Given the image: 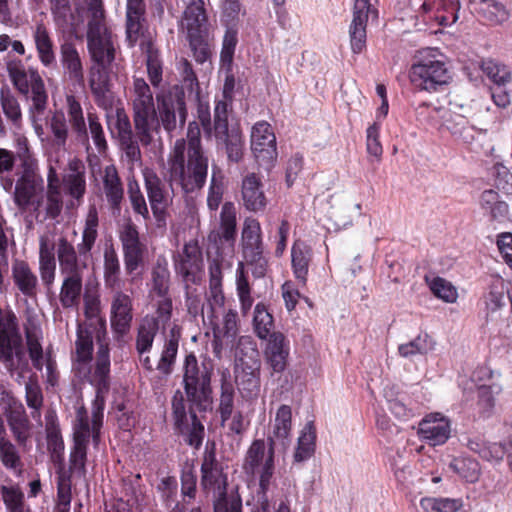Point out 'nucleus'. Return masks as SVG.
I'll return each mask as SVG.
<instances>
[{
	"label": "nucleus",
	"instance_id": "774afa93",
	"mask_svg": "<svg viewBox=\"0 0 512 512\" xmlns=\"http://www.w3.org/2000/svg\"><path fill=\"white\" fill-rule=\"evenodd\" d=\"M454 471L468 482H474L479 476L478 463L469 458L456 459L452 465Z\"/></svg>",
	"mask_w": 512,
	"mask_h": 512
},
{
	"label": "nucleus",
	"instance_id": "4d7b16f0",
	"mask_svg": "<svg viewBox=\"0 0 512 512\" xmlns=\"http://www.w3.org/2000/svg\"><path fill=\"white\" fill-rule=\"evenodd\" d=\"M0 103L5 117L14 126L19 127L22 120L20 104L17 98L9 91V89H1Z\"/></svg>",
	"mask_w": 512,
	"mask_h": 512
},
{
	"label": "nucleus",
	"instance_id": "2f4dec72",
	"mask_svg": "<svg viewBox=\"0 0 512 512\" xmlns=\"http://www.w3.org/2000/svg\"><path fill=\"white\" fill-rule=\"evenodd\" d=\"M126 35L130 45L138 40L142 31L145 5L143 0H127L126 7Z\"/></svg>",
	"mask_w": 512,
	"mask_h": 512
},
{
	"label": "nucleus",
	"instance_id": "a211bd4d",
	"mask_svg": "<svg viewBox=\"0 0 512 512\" xmlns=\"http://www.w3.org/2000/svg\"><path fill=\"white\" fill-rule=\"evenodd\" d=\"M60 62L64 77L73 85L84 87V68L81 56L72 42H64L60 46Z\"/></svg>",
	"mask_w": 512,
	"mask_h": 512
},
{
	"label": "nucleus",
	"instance_id": "de8ad7c7",
	"mask_svg": "<svg viewBox=\"0 0 512 512\" xmlns=\"http://www.w3.org/2000/svg\"><path fill=\"white\" fill-rule=\"evenodd\" d=\"M120 263L112 245L104 250V280L105 285L112 290L120 288Z\"/></svg>",
	"mask_w": 512,
	"mask_h": 512
},
{
	"label": "nucleus",
	"instance_id": "bb28decb",
	"mask_svg": "<svg viewBox=\"0 0 512 512\" xmlns=\"http://www.w3.org/2000/svg\"><path fill=\"white\" fill-rule=\"evenodd\" d=\"M265 348V357L275 373H281L286 368L289 349L285 344V337L281 332H273L268 338Z\"/></svg>",
	"mask_w": 512,
	"mask_h": 512
},
{
	"label": "nucleus",
	"instance_id": "4be33fe9",
	"mask_svg": "<svg viewBox=\"0 0 512 512\" xmlns=\"http://www.w3.org/2000/svg\"><path fill=\"white\" fill-rule=\"evenodd\" d=\"M439 413L427 415L420 423L418 434L430 445H442L448 440V421Z\"/></svg>",
	"mask_w": 512,
	"mask_h": 512
},
{
	"label": "nucleus",
	"instance_id": "f3484780",
	"mask_svg": "<svg viewBox=\"0 0 512 512\" xmlns=\"http://www.w3.org/2000/svg\"><path fill=\"white\" fill-rule=\"evenodd\" d=\"M110 64L94 62L89 69L88 82L97 105L112 111L113 95L109 89V76L106 71Z\"/></svg>",
	"mask_w": 512,
	"mask_h": 512
},
{
	"label": "nucleus",
	"instance_id": "052dcab7",
	"mask_svg": "<svg viewBox=\"0 0 512 512\" xmlns=\"http://www.w3.org/2000/svg\"><path fill=\"white\" fill-rule=\"evenodd\" d=\"M29 90L32 94L33 108L42 113L46 109L48 95L42 77L38 71H31V81L29 82Z\"/></svg>",
	"mask_w": 512,
	"mask_h": 512
},
{
	"label": "nucleus",
	"instance_id": "f8f14e48",
	"mask_svg": "<svg viewBox=\"0 0 512 512\" xmlns=\"http://www.w3.org/2000/svg\"><path fill=\"white\" fill-rule=\"evenodd\" d=\"M251 150L260 165L269 168L277 157L276 137L267 122L256 123L251 131Z\"/></svg>",
	"mask_w": 512,
	"mask_h": 512
},
{
	"label": "nucleus",
	"instance_id": "ddd939ff",
	"mask_svg": "<svg viewBox=\"0 0 512 512\" xmlns=\"http://www.w3.org/2000/svg\"><path fill=\"white\" fill-rule=\"evenodd\" d=\"M132 299L119 289L115 292L111 299V328L118 342L123 341L124 336L128 334L131 328Z\"/></svg>",
	"mask_w": 512,
	"mask_h": 512
},
{
	"label": "nucleus",
	"instance_id": "5fc2aeb1",
	"mask_svg": "<svg viewBox=\"0 0 512 512\" xmlns=\"http://www.w3.org/2000/svg\"><path fill=\"white\" fill-rule=\"evenodd\" d=\"M483 73L496 85L503 86L512 79L511 72L506 65L493 59L483 60L480 64Z\"/></svg>",
	"mask_w": 512,
	"mask_h": 512
},
{
	"label": "nucleus",
	"instance_id": "6e6552de",
	"mask_svg": "<svg viewBox=\"0 0 512 512\" xmlns=\"http://www.w3.org/2000/svg\"><path fill=\"white\" fill-rule=\"evenodd\" d=\"M17 157L20 161L18 178L15 183L13 199L15 205L25 211L33 203L42 178L38 174V162L30 151L26 139L18 140Z\"/></svg>",
	"mask_w": 512,
	"mask_h": 512
},
{
	"label": "nucleus",
	"instance_id": "423d86ee",
	"mask_svg": "<svg viewBox=\"0 0 512 512\" xmlns=\"http://www.w3.org/2000/svg\"><path fill=\"white\" fill-rule=\"evenodd\" d=\"M409 77L414 87L425 91H438L448 84L446 57L437 49L427 48L415 56Z\"/></svg>",
	"mask_w": 512,
	"mask_h": 512
},
{
	"label": "nucleus",
	"instance_id": "c03bdc74",
	"mask_svg": "<svg viewBox=\"0 0 512 512\" xmlns=\"http://www.w3.org/2000/svg\"><path fill=\"white\" fill-rule=\"evenodd\" d=\"M7 72L19 92L27 94L29 92V82L31 81V71H37L33 67L26 69L20 59H10L6 62Z\"/></svg>",
	"mask_w": 512,
	"mask_h": 512
},
{
	"label": "nucleus",
	"instance_id": "4468645a",
	"mask_svg": "<svg viewBox=\"0 0 512 512\" xmlns=\"http://www.w3.org/2000/svg\"><path fill=\"white\" fill-rule=\"evenodd\" d=\"M119 238L123 247L126 271L133 273L143 263L146 247L141 243L138 230L131 221L122 226Z\"/></svg>",
	"mask_w": 512,
	"mask_h": 512
},
{
	"label": "nucleus",
	"instance_id": "680f3d73",
	"mask_svg": "<svg viewBox=\"0 0 512 512\" xmlns=\"http://www.w3.org/2000/svg\"><path fill=\"white\" fill-rule=\"evenodd\" d=\"M0 460L7 469L21 470L22 462L17 448L5 437H0Z\"/></svg>",
	"mask_w": 512,
	"mask_h": 512
},
{
	"label": "nucleus",
	"instance_id": "1a4fd4ad",
	"mask_svg": "<svg viewBox=\"0 0 512 512\" xmlns=\"http://www.w3.org/2000/svg\"><path fill=\"white\" fill-rule=\"evenodd\" d=\"M200 486L207 495H212L214 512H228L229 501L235 498L227 495V476L216 460L213 449L206 448L204 453Z\"/></svg>",
	"mask_w": 512,
	"mask_h": 512
},
{
	"label": "nucleus",
	"instance_id": "72a5a7b5",
	"mask_svg": "<svg viewBox=\"0 0 512 512\" xmlns=\"http://www.w3.org/2000/svg\"><path fill=\"white\" fill-rule=\"evenodd\" d=\"M311 259V248L303 241H295L291 250L292 268L295 277L303 284H305L307 280L308 268Z\"/></svg>",
	"mask_w": 512,
	"mask_h": 512
},
{
	"label": "nucleus",
	"instance_id": "603ef678",
	"mask_svg": "<svg viewBox=\"0 0 512 512\" xmlns=\"http://www.w3.org/2000/svg\"><path fill=\"white\" fill-rule=\"evenodd\" d=\"M254 332L260 339H267L274 332V321L263 303H258L254 309L253 316Z\"/></svg>",
	"mask_w": 512,
	"mask_h": 512
},
{
	"label": "nucleus",
	"instance_id": "49530a36",
	"mask_svg": "<svg viewBox=\"0 0 512 512\" xmlns=\"http://www.w3.org/2000/svg\"><path fill=\"white\" fill-rule=\"evenodd\" d=\"M477 391V412L484 419L490 418L494 414L496 395L501 392V388L495 385H479Z\"/></svg>",
	"mask_w": 512,
	"mask_h": 512
},
{
	"label": "nucleus",
	"instance_id": "412c9836",
	"mask_svg": "<svg viewBox=\"0 0 512 512\" xmlns=\"http://www.w3.org/2000/svg\"><path fill=\"white\" fill-rule=\"evenodd\" d=\"M56 255L60 274L84 273L87 265L78 255L74 245L66 237H60L56 243Z\"/></svg>",
	"mask_w": 512,
	"mask_h": 512
},
{
	"label": "nucleus",
	"instance_id": "aec40b11",
	"mask_svg": "<svg viewBox=\"0 0 512 512\" xmlns=\"http://www.w3.org/2000/svg\"><path fill=\"white\" fill-rule=\"evenodd\" d=\"M11 276L15 287L22 295L35 298L39 290V279L30 265L21 259H14L11 266Z\"/></svg>",
	"mask_w": 512,
	"mask_h": 512
},
{
	"label": "nucleus",
	"instance_id": "13d9d810",
	"mask_svg": "<svg viewBox=\"0 0 512 512\" xmlns=\"http://www.w3.org/2000/svg\"><path fill=\"white\" fill-rule=\"evenodd\" d=\"M158 330V324L154 319L146 320L140 325L136 338V350L138 354L150 351Z\"/></svg>",
	"mask_w": 512,
	"mask_h": 512
},
{
	"label": "nucleus",
	"instance_id": "20e7f679",
	"mask_svg": "<svg viewBox=\"0 0 512 512\" xmlns=\"http://www.w3.org/2000/svg\"><path fill=\"white\" fill-rule=\"evenodd\" d=\"M131 104L136 137L143 145H149L153 132L159 130V119L152 91L143 78L133 80Z\"/></svg>",
	"mask_w": 512,
	"mask_h": 512
},
{
	"label": "nucleus",
	"instance_id": "6e6d98bb",
	"mask_svg": "<svg viewBox=\"0 0 512 512\" xmlns=\"http://www.w3.org/2000/svg\"><path fill=\"white\" fill-rule=\"evenodd\" d=\"M49 128L52 133V144L57 150H66L68 126L62 112H55L50 119Z\"/></svg>",
	"mask_w": 512,
	"mask_h": 512
},
{
	"label": "nucleus",
	"instance_id": "7c9ffc66",
	"mask_svg": "<svg viewBox=\"0 0 512 512\" xmlns=\"http://www.w3.org/2000/svg\"><path fill=\"white\" fill-rule=\"evenodd\" d=\"M38 59L45 67H51L56 63L54 44L44 24H37L32 34Z\"/></svg>",
	"mask_w": 512,
	"mask_h": 512
},
{
	"label": "nucleus",
	"instance_id": "4c0bfd02",
	"mask_svg": "<svg viewBox=\"0 0 512 512\" xmlns=\"http://www.w3.org/2000/svg\"><path fill=\"white\" fill-rule=\"evenodd\" d=\"M51 13L56 25L63 29H75L80 20L75 16L70 0H50Z\"/></svg>",
	"mask_w": 512,
	"mask_h": 512
},
{
	"label": "nucleus",
	"instance_id": "09e8293b",
	"mask_svg": "<svg viewBox=\"0 0 512 512\" xmlns=\"http://www.w3.org/2000/svg\"><path fill=\"white\" fill-rule=\"evenodd\" d=\"M236 210L234 204L226 202L223 204L220 212V228L219 235L225 241L234 244L236 239Z\"/></svg>",
	"mask_w": 512,
	"mask_h": 512
},
{
	"label": "nucleus",
	"instance_id": "f704fd0d",
	"mask_svg": "<svg viewBox=\"0 0 512 512\" xmlns=\"http://www.w3.org/2000/svg\"><path fill=\"white\" fill-rule=\"evenodd\" d=\"M481 17L492 25H502L508 21L510 12L500 0H473Z\"/></svg>",
	"mask_w": 512,
	"mask_h": 512
},
{
	"label": "nucleus",
	"instance_id": "cd10ccee",
	"mask_svg": "<svg viewBox=\"0 0 512 512\" xmlns=\"http://www.w3.org/2000/svg\"><path fill=\"white\" fill-rule=\"evenodd\" d=\"M261 362H252L250 366L237 367L236 381L243 397L252 399L260 392Z\"/></svg>",
	"mask_w": 512,
	"mask_h": 512
},
{
	"label": "nucleus",
	"instance_id": "a19ab883",
	"mask_svg": "<svg viewBox=\"0 0 512 512\" xmlns=\"http://www.w3.org/2000/svg\"><path fill=\"white\" fill-rule=\"evenodd\" d=\"M219 144L223 145L228 161L238 163L243 157V137L238 128H231L223 135L215 136Z\"/></svg>",
	"mask_w": 512,
	"mask_h": 512
},
{
	"label": "nucleus",
	"instance_id": "8fccbe9b",
	"mask_svg": "<svg viewBox=\"0 0 512 512\" xmlns=\"http://www.w3.org/2000/svg\"><path fill=\"white\" fill-rule=\"evenodd\" d=\"M268 449L264 440L257 439L252 442L247 450L243 468L251 475H254L266 460Z\"/></svg>",
	"mask_w": 512,
	"mask_h": 512
},
{
	"label": "nucleus",
	"instance_id": "39448f33",
	"mask_svg": "<svg viewBox=\"0 0 512 512\" xmlns=\"http://www.w3.org/2000/svg\"><path fill=\"white\" fill-rule=\"evenodd\" d=\"M88 9L87 49L91 60L98 63H112L115 49L112 34L106 26L101 0H85Z\"/></svg>",
	"mask_w": 512,
	"mask_h": 512
},
{
	"label": "nucleus",
	"instance_id": "2eb2a0df",
	"mask_svg": "<svg viewBox=\"0 0 512 512\" xmlns=\"http://www.w3.org/2000/svg\"><path fill=\"white\" fill-rule=\"evenodd\" d=\"M377 15L370 0H355L353 18L349 26L350 45L353 53H361L366 46V26L369 14Z\"/></svg>",
	"mask_w": 512,
	"mask_h": 512
},
{
	"label": "nucleus",
	"instance_id": "f257e3e1",
	"mask_svg": "<svg viewBox=\"0 0 512 512\" xmlns=\"http://www.w3.org/2000/svg\"><path fill=\"white\" fill-rule=\"evenodd\" d=\"M183 388L189 403L186 411V402L181 391H176L172 398V415L176 431L183 437L184 442L198 449L203 442L205 429L198 419L195 409L206 412L212 408L211 378L214 372V363L207 356L201 361L190 353L183 362Z\"/></svg>",
	"mask_w": 512,
	"mask_h": 512
},
{
	"label": "nucleus",
	"instance_id": "58836bf2",
	"mask_svg": "<svg viewBox=\"0 0 512 512\" xmlns=\"http://www.w3.org/2000/svg\"><path fill=\"white\" fill-rule=\"evenodd\" d=\"M98 223L97 209L95 206H90L82 233V242L78 245V253L80 256L85 257L91 252L98 236Z\"/></svg>",
	"mask_w": 512,
	"mask_h": 512
},
{
	"label": "nucleus",
	"instance_id": "c9c22d12",
	"mask_svg": "<svg viewBox=\"0 0 512 512\" xmlns=\"http://www.w3.org/2000/svg\"><path fill=\"white\" fill-rule=\"evenodd\" d=\"M315 442V426L313 422H308L305 424L298 438L297 447L293 455L294 463H302L311 458L315 452Z\"/></svg>",
	"mask_w": 512,
	"mask_h": 512
},
{
	"label": "nucleus",
	"instance_id": "37998d69",
	"mask_svg": "<svg viewBox=\"0 0 512 512\" xmlns=\"http://www.w3.org/2000/svg\"><path fill=\"white\" fill-rule=\"evenodd\" d=\"M481 208L491 219L501 221L505 219L509 212L507 203L499 200L498 193L492 189L485 190L479 200Z\"/></svg>",
	"mask_w": 512,
	"mask_h": 512
},
{
	"label": "nucleus",
	"instance_id": "c756f323",
	"mask_svg": "<svg viewBox=\"0 0 512 512\" xmlns=\"http://www.w3.org/2000/svg\"><path fill=\"white\" fill-rule=\"evenodd\" d=\"M145 187L153 213H161L168 204V197L164 191L161 179L151 169L143 171Z\"/></svg>",
	"mask_w": 512,
	"mask_h": 512
},
{
	"label": "nucleus",
	"instance_id": "a18cd8bd",
	"mask_svg": "<svg viewBox=\"0 0 512 512\" xmlns=\"http://www.w3.org/2000/svg\"><path fill=\"white\" fill-rule=\"evenodd\" d=\"M234 409V386L230 379V373L225 370L221 374V394L219 400V413L222 424L231 418Z\"/></svg>",
	"mask_w": 512,
	"mask_h": 512
},
{
	"label": "nucleus",
	"instance_id": "69168bd1",
	"mask_svg": "<svg viewBox=\"0 0 512 512\" xmlns=\"http://www.w3.org/2000/svg\"><path fill=\"white\" fill-rule=\"evenodd\" d=\"M2 499L9 512H25L24 495L15 487H1Z\"/></svg>",
	"mask_w": 512,
	"mask_h": 512
},
{
	"label": "nucleus",
	"instance_id": "e2e57ef3",
	"mask_svg": "<svg viewBox=\"0 0 512 512\" xmlns=\"http://www.w3.org/2000/svg\"><path fill=\"white\" fill-rule=\"evenodd\" d=\"M229 102L227 99H220L216 101L214 108V132L215 136L223 135L230 131L228 125V110Z\"/></svg>",
	"mask_w": 512,
	"mask_h": 512
},
{
	"label": "nucleus",
	"instance_id": "5701e85b",
	"mask_svg": "<svg viewBox=\"0 0 512 512\" xmlns=\"http://www.w3.org/2000/svg\"><path fill=\"white\" fill-rule=\"evenodd\" d=\"M508 296L509 289L505 280L498 276L492 277L483 297L487 322L493 320L494 314L506 306Z\"/></svg>",
	"mask_w": 512,
	"mask_h": 512
},
{
	"label": "nucleus",
	"instance_id": "c85d7f7f",
	"mask_svg": "<svg viewBox=\"0 0 512 512\" xmlns=\"http://www.w3.org/2000/svg\"><path fill=\"white\" fill-rule=\"evenodd\" d=\"M242 199L246 209L257 212L265 208L266 198L261 182L254 174H248L242 181Z\"/></svg>",
	"mask_w": 512,
	"mask_h": 512
},
{
	"label": "nucleus",
	"instance_id": "393cba45",
	"mask_svg": "<svg viewBox=\"0 0 512 512\" xmlns=\"http://www.w3.org/2000/svg\"><path fill=\"white\" fill-rule=\"evenodd\" d=\"M6 419L13 436L19 445H24L29 437L30 422L24 406L13 400L6 409Z\"/></svg>",
	"mask_w": 512,
	"mask_h": 512
},
{
	"label": "nucleus",
	"instance_id": "0eeeda50",
	"mask_svg": "<svg viewBox=\"0 0 512 512\" xmlns=\"http://www.w3.org/2000/svg\"><path fill=\"white\" fill-rule=\"evenodd\" d=\"M182 27L187 32V39L195 60L204 63L211 55L209 43V20L204 0H191L182 17Z\"/></svg>",
	"mask_w": 512,
	"mask_h": 512
},
{
	"label": "nucleus",
	"instance_id": "b1692460",
	"mask_svg": "<svg viewBox=\"0 0 512 512\" xmlns=\"http://www.w3.org/2000/svg\"><path fill=\"white\" fill-rule=\"evenodd\" d=\"M241 249L243 258H255L263 254L261 227L258 220L246 218L241 232Z\"/></svg>",
	"mask_w": 512,
	"mask_h": 512
},
{
	"label": "nucleus",
	"instance_id": "a878e982",
	"mask_svg": "<svg viewBox=\"0 0 512 512\" xmlns=\"http://www.w3.org/2000/svg\"><path fill=\"white\" fill-rule=\"evenodd\" d=\"M62 182L68 195L78 201L83 198L86 192L85 165L80 159L69 161Z\"/></svg>",
	"mask_w": 512,
	"mask_h": 512
},
{
	"label": "nucleus",
	"instance_id": "dca6fc26",
	"mask_svg": "<svg viewBox=\"0 0 512 512\" xmlns=\"http://www.w3.org/2000/svg\"><path fill=\"white\" fill-rule=\"evenodd\" d=\"M292 410L288 405H281L274 419L272 430L268 435V447L272 451L285 453L291 444Z\"/></svg>",
	"mask_w": 512,
	"mask_h": 512
},
{
	"label": "nucleus",
	"instance_id": "ea45409f",
	"mask_svg": "<svg viewBox=\"0 0 512 512\" xmlns=\"http://www.w3.org/2000/svg\"><path fill=\"white\" fill-rule=\"evenodd\" d=\"M25 401L28 408L31 410V417L36 421H40L44 397L42 388L35 374H32L25 382Z\"/></svg>",
	"mask_w": 512,
	"mask_h": 512
},
{
	"label": "nucleus",
	"instance_id": "7ed1b4c3",
	"mask_svg": "<svg viewBox=\"0 0 512 512\" xmlns=\"http://www.w3.org/2000/svg\"><path fill=\"white\" fill-rule=\"evenodd\" d=\"M165 179L172 191L175 186L184 193L201 190L207 180L209 159L201 140L197 122L188 124L186 139H178L167 160Z\"/></svg>",
	"mask_w": 512,
	"mask_h": 512
},
{
	"label": "nucleus",
	"instance_id": "864d4df0",
	"mask_svg": "<svg viewBox=\"0 0 512 512\" xmlns=\"http://www.w3.org/2000/svg\"><path fill=\"white\" fill-rule=\"evenodd\" d=\"M492 376V371L485 365L476 367L470 375L464 373L458 377V385L463 392H472L474 389L479 390V385H486L485 382Z\"/></svg>",
	"mask_w": 512,
	"mask_h": 512
},
{
	"label": "nucleus",
	"instance_id": "9b49d317",
	"mask_svg": "<svg viewBox=\"0 0 512 512\" xmlns=\"http://www.w3.org/2000/svg\"><path fill=\"white\" fill-rule=\"evenodd\" d=\"M107 394L103 396V405L101 408L96 406V398L92 405V420L91 424L87 411L84 406H79L76 410V418L73 424V439L74 443L80 445H87L92 437L95 444L99 441V431L103 421V410L105 407Z\"/></svg>",
	"mask_w": 512,
	"mask_h": 512
},
{
	"label": "nucleus",
	"instance_id": "3c124183",
	"mask_svg": "<svg viewBox=\"0 0 512 512\" xmlns=\"http://www.w3.org/2000/svg\"><path fill=\"white\" fill-rule=\"evenodd\" d=\"M237 367L250 366L252 362H260L255 341L250 336L239 337L235 347Z\"/></svg>",
	"mask_w": 512,
	"mask_h": 512
},
{
	"label": "nucleus",
	"instance_id": "f03ea898",
	"mask_svg": "<svg viewBox=\"0 0 512 512\" xmlns=\"http://www.w3.org/2000/svg\"><path fill=\"white\" fill-rule=\"evenodd\" d=\"M73 371L95 388L96 406L110 390V349L106 336L92 323H79L74 343Z\"/></svg>",
	"mask_w": 512,
	"mask_h": 512
},
{
	"label": "nucleus",
	"instance_id": "e433bc0d",
	"mask_svg": "<svg viewBox=\"0 0 512 512\" xmlns=\"http://www.w3.org/2000/svg\"><path fill=\"white\" fill-rule=\"evenodd\" d=\"M103 185L106 198L112 209L119 212L124 191L121 180L114 166L106 167Z\"/></svg>",
	"mask_w": 512,
	"mask_h": 512
},
{
	"label": "nucleus",
	"instance_id": "338daca9",
	"mask_svg": "<svg viewBox=\"0 0 512 512\" xmlns=\"http://www.w3.org/2000/svg\"><path fill=\"white\" fill-rule=\"evenodd\" d=\"M63 208V198L61 188H47L46 190V201H45V212L47 218H57Z\"/></svg>",
	"mask_w": 512,
	"mask_h": 512
},
{
	"label": "nucleus",
	"instance_id": "79ce46f5",
	"mask_svg": "<svg viewBox=\"0 0 512 512\" xmlns=\"http://www.w3.org/2000/svg\"><path fill=\"white\" fill-rule=\"evenodd\" d=\"M67 104L72 130L76 134L77 140L88 147L89 138L82 107L73 96L67 97Z\"/></svg>",
	"mask_w": 512,
	"mask_h": 512
},
{
	"label": "nucleus",
	"instance_id": "9d476101",
	"mask_svg": "<svg viewBox=\"0 0 512 512\" xmlns=\"http://www.w3.org/2000/svg\"><path fill=\"white\" fill-rule=\"evenodd\" d=\"M156 100L159 126L162 125L169 133L176 130L178 125L180 127L184 126L187 118V108L183 91L168 95H157Z\"/></svg>",
	"mask_w": 512,
	"mask_h": 512
},
{
	"label": "nucleus",
	"instance_id": "473e14b6",
	"mask_svg": "<svg viewBox=\"0 0 512 512\" xmlns=\"http://www.w3.org/2000/svg\"><path fill=\"white\" fill-rule=\"evenodd\" d=\"M84 273L63 274L59 299L63 307L71 308L78 304L83 287Z\"/></svg>",
	"mask_w": 512,
	"mask_h": 512
},
{
	"label": "nucleus",
	"instance_id": "0e129e2a",
	"mask_svg": "<svg viewBox=\"0 0 512 512\" xmlns=\"http://www.w3.org/2000/svg\"><path fill=\"white\" fill-rule=\"evenodd\" d=\"M170 273L165 265L157 264L152 271V288L160 297H165L169 290Z\"/></svg>",
	"mask_w": 512,
	"mask_h": 512
},
{
	"label": "nucleus",
	"instance_id": "6ab92c4d",
	"mask_svg": "<svg viewBox=\"0 0 512 512\" xmlns=\"http://www.w3.org/2000/svg\"><path fill=\"white\" fill-rule=\"evenodd\" d=\"M203 264L202 252L196 241H190L175 258L176 271L185 281H195V275Z\"/></svg>",
	"mask_w": 512,
	"mask_h": 512
},
{
	"label": "nucleus",
	"instance_id": "bf43d9fd",
	"mask_svg": "<svg viewBox=\"0 0 512 512\" xmlns=\"http://www.w3.org/2000/svg\"><path fill=\"white\" fill-rule=\"evenodd\" d=\"M56 512H69L71 503V476L65 471H59L57 479Z\"/></svg>",
	"mask_w": 512,
	"mask_h": 512
}]
</instances>
